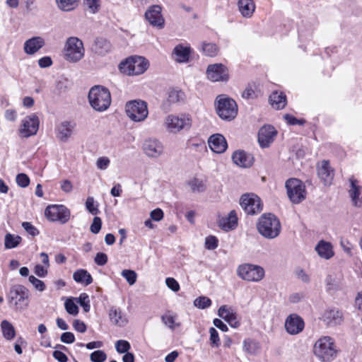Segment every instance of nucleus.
<instances>
[{"instance_id": "nucleus-24", "label": "nucleus", "mask_w": 362, "mask_h": 362, "mask_svg": "<svg viewBox=\"0 0 362 362\" xmlns=\"http://www.w3.org/2000/svg\"><path fill=\"white\" fill-rule=\"evenodd\" d=\"M75 125L71 122L64 121L56 127L57 137L62 141L66 142L71 137Z\"/></svg>"}, {"instance_id": "nucleus-35", "label": "nucleus", "mask_w": 362, "mask_h": 362, "mask_svg": "<svg viewBox=\"0 0 362 362\" xmlns=\"http://www.w3.org/2000/svg\"><path fill=\"white\" fill-rule=\"evenodd\" d=\"M349 181L351 183V189L349 191V195L354 206H360L361 202L359 200L358 197L361 193V187L357 185V181L354 177H351Z\"/></svg>"}, {"instance_id": "nucleus-30", "label": "nucleus", "mask_w": 362, "mask_h": 362, "mask_svg": "<svg viewBox=\"0 0 362 362\" xmlns=\"http://www.w3.org/2000/svg\"><path fill=\"white\" fill-rule=\"evenodd\" d=\"M112 49L110 42L103 37L97 38L92 47V49L96 54L104 56L109 53Z\"/></svg>"}, {"instance_id": "nucleus-13", "label": "nucleus", "mask_w": 362, "mask_h": 362, "mask_svg": "<svg viewBox=\"0 0 362 362\" xmlns=\"http://www.w3.org/2000/svg\"><path fill=\"white\" fill-rule=\"evenodd\" d=\"M240 206L243 210L250 215L259 213L262 210V204L258 196L255 194H245L240 198Z\"/></svg>"}, {"instance_id": "nucleus-45", "label": "nucleus", "mask_w": 362, "mask_h": 362, "mask_svg": "<svg viewBox=\"0 0 362 362\" xmlns=\"http://www.w3.org/2000/svg\"><path fill=\"white\" fill-rule=\"evenodd\" d=\"M185 93L182 90H172L168 94V101L170 103H175L183 100Z\"/></svg>"}, {"instance_id": "nucleus-43", "label": "nucleus", "mask_w": 362, "mask_h": 362, "mask_svg": "<svg viewBox=\"0 0 362 362\" xmlns=\"http://www.w3.org/2000/svg\"><path fill=\"white\" fill-rule=\"evenodd\" d=\"M84 6L91 13H97L100 7V0H84Z\"/></svg>"}, {"instance_id": "nucleus-26", "label": "nucleus", "mask_w": 362, "mask_h": 362, "mask_svg": "<svg viewBox=\"0 0 362 362\" xmlns=\"http://www.w3.org/2000/svg\"><path fill=\"white\" fill-rule=\"evenodd\" d=\"M317 175L325 185L331 183L334 177V170L331 168L328 160H322L317 166Z\"/></svg>"}, {"instance_id": "nucleus-64", "label": "nucleus", "mask_w": 362, "mask_h": 362, "mask_svg": "<svg viewBox=\"0 0 362 362\" xmlns=\"http://www.w3.org/2000/svg\"><path fill=\"white\" fill-rule=\"evenodd\" d=\"M325 283L327 289L328 291L334 290L337 287V284L336 282L335 279L331 275L327 276L325 279Z\"/></svg>"}, {"instance_id": "nucleus-56", "label": "nucleus", "mask_w": 362, "mask_h": 362, "mask_svg": "<svg viewBox=\"0 0 362 362\" xmlns=\"http://www.w3.org/2000/svg\"><path fill=\"white\" fill-rule=\"evenodd\" d=\"M22 227L30 235L35 237L39 234L38 230L30 222H23Z\"/></svg>"}, {"instance_id": "nucleus-10", "label": "nucleus", "mask_w": 362, "mask_h": 362, "mask_svg": "<svg viewBox=\"0 0 362 362\" xmlns=\"http://www.w3.org/2000/svg\"><path fill=\"white\" fill-rule=\"evenodd\" d=\"M285 187L288 197L293 204H299L305 199V186L301 180L290 178L286 182Z\"/></svg>"}, {"instance_id": "nucleus-16", "label": "nucleus", "mask_w": 362, "mask_h": 362, "mask_svg": "<svg viewBox=\"0 0 362 362\" xmlns=\"http://www.w3.org/2000/svg\"><path fill=\"white\" fill-rule=\"evenodd\" d=\"M277 131L272 125H264L258 132V142L262 148H267L274 142Z\"/></svg>"}, {"instance_id": "nucleus-37", "label": "nucleus", "mask_w": 362, "mask_h": 362, "mask_svg": "<svg viewBox=\"0 0 362 362\" xmlns=\"http://www.w3.org/2000/svg\"><path fill=\"white\" fill-rule=\"evenodd\" d=\"M80 0H55L57 8L65 12L74 11L78 6Z\"/></svg>"}, {"instance_id": "nucleus-19", "label": "nucleus", "mask_w": 362, "mask_h": 362, "mask_svg": "<svg viewBox=\"0 0 362 362\" xmlns=\"http://www.w3.org/2000/svg\"><path fill=\"white\" fill-rule=\"evenodd\" d=\"M304 327L303 320L297 315H289L285 322L286 331L291 334H296L300 332Z\"/></svg>"}, {"instance_id": "nucleus-36", "label": "nucleus", "mask_w": 362, "mask_h": 362, "mask_svg": "<svg viewBox=\"0 0 362 362\" xmlns=\"http://www.w3.org/2000/svg\"><path fill=\"white\" fill-rule=\"evenodd\" d=\"M187 184L194 193L204 192L206 189V180L197 177L191 179Z\"/></svg>"}, {"instance_id": "nucleus-28", "label": "nucleus", "mask_w": 362, "mask_h": 362, "mask_svg": "<svg viewBox=\"0 0 362 362\" xmlns=\"http://www.w3.org/2000/svg\"><path fill=\"white\" fill-rule=\"evenodd\" d=\"M322 320L328 326H334L342 322L343 315L341 312L334 308L327 310L322 315Z\"/></svg>"}, {"instance_id": "nucleus-59", "label": "nucleus", "mask_w": 362, "mask_h": 362, "mask_svg": "<svg viewBox=\"0 0 362 362\" xmlns=\"http://www.w3.org/2000/svg\"><path fill=\"white\" fill-rule=\"evenodd\" d=\"M110 163L107 157L103 156L98 158L96 162L97 168L100 170H105L107 168Z\"/></svg>"}, {"instance_id": "nucleus-42", "label": "nucleus", "mask_w": 362, "mask_h": 362, "mask_svg": "<svg viewBox=\"0 0 362 362\" xmlns=\"http://www.w3.org/2000/svg\"><path fill=\"white\" fill-rule=\"evenodd\" d=\"M218 47L214 43L204 42L202 45L203 52L209 57H214L218 54Z\"/></svg>"}, {"instance_id": "nucleus-33", "label": "nucleus", "mask_w": 362, "mask_h": 362, "mask_svg": "<svg viewBox=\"0 0 362 362\" xmlns=\"http://www.w3.org/2000/svg\"><path fill=\"white\" fill-rule=\"evenodd\" d=\"M238 5L240 13L245 18L251 17L255 9L252 0H239Z\"/></svg>"}, {"instance_id": "nucleus-40", "label": "nucleus", "mask_w": 362, "mask_h": 362, "mask_svg": "<svg viewBox=\"0 0 362 362\" xmlns=\"http://www.w3.org/2000/svg\"><path fill=\"white\" fill-rule=\"evenodd\" d=\"M22 238L19 235H14L8 233L5 236V247L6 249H12L17 247L21 242Z\"/></svg>"}, {"instance_id": "nucleus-5", "label": "nucleus", "mask_w": 362, "mask_h": 362, "mask_svg": "<svg viewBox=\"0 0 362 362\" xmlns=\"http://www.w3.org/2000/svg\"><path fill=\"white\" fill-rule=\"evenodd\" d=\"M148 61L143 57H129L122 61L119 69L120 71L128 76L139 75L143 74L148 68Z\"/></svg>"}, {"instance_id": "nucleus-55", "label": "nucleus", "mask_w": 362, "mask_h": 362, "mask_svg": "<svg viewBox=\"0 0 362 362\" xmlns=\"http://www.w3.org/2000/svg\"><path fill=\"white\" fill-rule=\"evenodd\" d=\"M205 247L206 249L212 250L218 247V239L213 235H209L205 239Z\"/></svg>"}, {"instance_id": "nucleus-39", "label": "nucleus", "mask_w": 362, "mask_h": 362, "mask_svg": "<svg viewBox=\"0 0 362 362\" xmlns=\"http://www.w3.org/2000/svg\"><path fill=\"white\" fill-rule=\"evenodd\" d=\"M163 322L171 329L180 327V323L177 322V315L166 313L161 317Z\"/></svg>"}, {"instance_id": "nucleus-15", "label": "nucleus", "mask_w": 362, "mask_h": 362, "mask_svg": "<svg viewBox=\"0 0 362 362\" xmlns=\"http://www.w3.org/2000/svg\"><path fill=\"white\" fill-rule=\"evenodd\" d=\"M143 151L148 157L156 158L163 153L164 147L159 140L148 139L144 142Z\"/></svg>"}, {"instance_id": "nucleus-31", "label": "nucleus", "mask_w": 362, "mask_h": 362, "mask_svg": "<svg viewBox=\"0 0 362 362\" xmlns=\"http://www.w3.org/2000/svg\"><path fill=\"white\" fill-rule=\"evenodd\" d=\"M315 250L320 257L325 259H329L334 256L332 245L329 242L320 240L315 246Z\"/></svg>"}, {"instance_id": "nucleus-18", "label": "nucleus", "mask_w": 362, "mask_h": 362, "mask_svg": "<svg viewBox=\"0 0 362 362\" xmlns=\"http://www.w3.org/2000/svg\"><path fill=\"white\" fill-rule=\"evenodd\" d=\"M145 17L151 25L160 29L164 27L165 21L161 14L160 6L156 5L150 7L146 11Z\"/></svg>"}, {"instance_id": "nucleus-60", "label": "nucleus", "mask_w": 362, "mask_h": 362, "mask_svg": "<svg viewBox=\"0 0 362 362\" xmlns=\"http://www.w3.org/2000/svg\"><path fill=\"white\" fill-rule=\"evenodd\" d=\"M165 284L167 286L174 292H177L180 290V285L174 278H166Z\"/></svg>"}, {"instance_id": "nucleus-52", "label": "nucleus", "mask_w": 362, "mask_h": 362, "mask_svg": "<svg viewBox=\"0 0 362 362\" xmlns=\"http://www.w3.org/2000/svg\"><path fill=\"white\" fill-rule=\"evenodd\" d=\"M210 343L212 346L218 347L220 346V339L217 330L214 327L209 329Z\"/></svg>"}, {"instance_id": "nucleus-61", "label": "nucleus", "mask_w": 362, "mask_h": 362, "mask_svg": "<svg viewBox=\"0 0 362 362\" xmlns=\"http://www.w3.org/2000/svg\"><path fill=\"white\" fill-rule=\"evenodd\" d=\"M94 260L96 264L103 266L107 262L108 258L105 253L98 252Z\"/></svg>"}, {"instance_id": "nucleus-46", "label": "nucleus", "mask_w": 362, "mask_h": 362, "mask_svg": "<svg viewBox=\"0 0 362 362\" xmlns=\"http://www.w3.org/2000/svg\"><path fill=\"white\" fill-rule=\"evenodd\" d=\"M78 303L83 308L84 312L88 313L90 311V300H89V296L87 293H81L78 298Z\"/></svg>"}, {"instance_id": "nucleus-44", "label": "nucleus", "mask_w": 362, "mask_h": 362, "mask_svg": "<svg viewBox=\"0 0 362 362\" xmlns=\"http://www.w3.org/2000/svg\"><path fill=\"white\" fill-rule=\"evenodd\" d=\"M194 305L199 309H205L211 306V300L208 297L200 296L194 300Z\"/></svg>"}, {"instance_id": "nucleus-62", "label": "nucleus", "mask_w": 362, "mask_h": 362, "mask_svg": "<svg viewBox=\"0 0 362 362\" xmlns=\"http://www.w3.org/2000/svg\"><path fill=\"white\" fill-rule=\"evenodd\" d=\"M61 341L65 344H72L75 341L74 334L72 332H64L60 337Z\"/></svg>"}, {"instance_id": "nucleus-48", "label": "nucleus", "mask_w": 362, "mask_h": 362, "mask_svg": "<svg viewBox=\"0 0 362 362\" xmlns=\"http://www.w3.org/2000/svg\"><path fill=\"white\" fill-rule=\"evenodd\" d=\"M121 274L131 286L136 281L137 274L133 270L124 269L122 272Z\"/></svg>"}, {"instance_id": "nucleus-6", "label": "nucleus", "mask_w": 362, "mask_h": 362, "mask_svg": "<svg viewBox=\"0 0 362 362\" xmlns=\"http://www.w3.org/2000/svg\"><path fill=\"white\" fill-rule=\"evenodd\" d=\"M85 54L83 42L76 37H69L64 47V59L69 62H79Z\"/></svg>"}, {"instance_id": "nucleus-32", "label": "nucleus", "mask_w": 362, "mask_h": 362, "mask_svg": "<svg viewBox=\"0 0 362 362\" xmlns=\"http://www.w3.org/2000/svg\"><path fill=\"white\" fill-rule=\"evenodd\" d=\"M269 101L272 106L276 110L283 109L287 103L286 95L282 92L278 93L277 91L272 93L269 96Z\"/></svg>"}, {"instance_id": "nucleus-53", "label": "nucleus", "mask_w": 362, "mask_h": 362, "mask_svg": "<svg viewBox=\"0 0 362 362\" xmlns=\"http://www.w3.org/2000/svg\"><path fill=\"white\" fill-rule=\"evenodd\" d=\"M16 180L18 185L21 187H26L30 184V178L25 173H20L17 175Z\"/></svg>"}, {"instance_id": "nucleus-50", "label": "nucleus", "mask_w": 362, "mask_h": 362, "mask_svg": "<svg viewBox=\"0 0 362 362\" xmlns=\"http://www.w3.org/2000/svg\"><path fill=\"white\" fill-rule=\"evenodd\" d=\"M90 358L92 362H104L107 355L103 351L98 350L90 354Z\"/></svg>"}, {"instance_id": "nucleus-7", "label": "nucleus", "mask_w": 362, "mask_h": 362, "mask_svg": "<svg viewBox=\"0 0 362 362\" xmlns=\"http://www.w3.org/2000/svg\"><path fill=\"white\" fill-rule=\"evenodd\" d=\"M216 112L223 120L230 121L238 114V106L235 101L231 98L219 95L216 98Z\"/></svg>"}, {"instance_id": "nucleus-34", "label": "nucleus", "mask_w": 362, "mask_h": 362, "mask_svg": "<svg viewBox=\"0 0 362 362\" xmlns=\"http://www.w3.org/2000/svg\"><path fill=\"white\" fill-rule=\"evenodd\" d=\"M73 279L77 283L84 284L85 286L90 285L93 282L91 275L88 271L83 269L76 270L73 274Z\"/></svg>"}, {"instance_id": "nucleus-51", "label": "nucleus", "mask_w": 362, "mask_h": 362, "mask_svg": "<svg viewBox=\"0 0 362 362\" xmlns=\"http://www.w3.org/2000/svg\"><path fill=\"white\" fill-rule=\"evenodd\" d=\"M66 312L72 315H76L78 313V308L71 299H67L64 303Z\"/></svg>"}, {"instance_id": "nucleus-9", "label": "nucleus", "mask_w": 362, "mask_h": 362, "mask_svg": "<svg viewBox=\"0 0 362 362\" xmlns=\"http://www.w3.org/2000/svg\"><path fill=\"white\" fill-rule=\"evenodd\" d=\"M125 110L127 115L136 122L144 121L148 115L147 103L140 100L127 103Z\"/></svg>"}, {"instance_id": "nucleus-41", "label": "nucleus", "mask_w": 362, "mask_h": 362, "mask_svg": "<svg viewBox=\"0 0 362 362\" xmlns=\"http://www.w3.org/2000/svg\"><path fill=\"white\" fill-rule=\"evenodd\" d=\"M259 348V344L253 339H247L243 341V350L248 354H256Z\"/></svg>"}, {"instance_id": "nucleus-29", "label": "nucleus", "mask_w": 362, "mask_h": 362, "mask_svg": "<svg viewBox=\"0 0 362 362\" xmlns=\"http://www.w3.org/2000/svg\"><path fill=\"white\" fill-rule=\"evenodd\" d=\"M238 225L236 212L231 211L227 217L221 218L218 220V226L226 231L235 228Z\"/></svg>"}, {"instance_id": "nucleus-12", "label": "nucleus", "mask_w": 362, "mask_h": 362, "mask_svg": "<svg viewBox=\"0 0 362 362\" xmlns=\"http://www.w3.org/2000/svg\"><path fill=\"white\" fill-rule=\"evenodd\" d=\"M45 215L50 221H59L64 224L70 218V210L64 205H49L45 211Z\"/></svg>"}, {"instance_id": "nucleus-17", "label": "nucleus", "mask_w": 362, "mask_h": 362, "mask_svg": "<svg viewBox=\"0 0 362 362\" xmlns=\"http://www.w3.org/2000/svg\"><path fill=\"white\" fill-rule=\"evenodd\" d=\"M206 74L212 81H224L228 79L227 68L221 64H211L208 66Z\"/></svg>"}, {"instance_id": "nucleus-11", "label": "nucleus", "mask_w": 362, "mask_h": 362, "mask_svg": "<svg viewBox=\"0 0 362 362\" xmlns=\"http://www.w3.org/2000/svg\"><path fill=\"white\" fill-rule=\"evenodd\" d=\"M237 275L245 281L258 282L264 278V270L257 265L243 264L238 267Z\"/></svg>"}, {"instance_id": "nucleus-14", "label": "nucleus", "mask_w": 362, "mask_h": 362, "mask_svg": "<svg viewBox=\"0 0 362 362\" xmlns=\"http://www.w3.org/2000/svg\"><path fill=\"white\" fill-rule=\"evenodd\" d=\"M40 121L35 114L25 117L21 122L19 128V134L23 137H30L35 135L39 129Z\"/></svg>"}, {"instance_id": "nucleus-38", "label": "nucleus", "mask_w": 362, "mask_h": 362, "mask_svg": "<svg viewBox=\"0 0 362 362\" xmlns=\"http://www.w3.org/2000/svg\"><path fill=\"white\" fill-rule=\"evenodd\" d=\"M3 336L7 340L13 339L16 336V331L13 325L8 320H3L1 323Z\"/></svg>"}, {"instance_id": "nucleus-47", "label": "nucleus", "mask_w": 362, "mask_h": 362, "mask_svg": "<svg viewBox=\"0 0 362 362\" xmlns=\"http://www.w3.org/2000/svg\"><path fill=\"white\" fill-rule=\"evenodd\" d=\"M115 349L119 354H126L131 349V345L129 341L120 339L116 341Z\"/></svg>"}, {"instance_id": "nucleus-23", "label": "nucleus", "mask_w": 362, "mask_h": 362, "mask_svg": "<svg viewBox=\"0 0 362 362\" xmlns=\"http://www.w3.org/2000/svg\"><path fill=\"white\" fill-rule=\"evenodd\" d=\"M108 316L111 323L117 327H124L128 323V319L119 308L112 306L108 311Z\"/></svg>"}, {"instance_id": "nucleus-20", "label": "nucleus", "mask_w": 362, "mask_h": 362, "mask_svg": "<svg viewBox=\"0 0 362 362\" xmlns=\"http://www.w3.org/2000/svg\"><path fill=\"white\" fill-rule=\"evenodd\" d=\"M45 45V39L40 36L33 37L24 42L23 50L29 55L37 52Z\"/></svg>"}, {"instance_id": "nucleus-25", "label": "nucleus", "mask_w": 362, "mask_h": 362, "mask_svg": "<svg viewBox=\"0 0 362 362\" xmlns=\"http://www.w3.org/2000/svg\"><path fill=\"white\" fill-rule=\"evenodd\" d=\"M218 315L220 317L224 319L232 327H238L240 325L236 313L227 305L221 306L218 310Z\"/></svg>"}, {"instance_id": "nucleus-57", "label": "nucleus", "mask_w": 362, "mask_h": 362, "mask_svg": "<svg viewBox=\"0 0 362 362\" xmlns=\"http://www.w3.org/2000/svg\"><path fill=\"white\" fill-rule=\"evenodd\" d=\"M102 226V221L100 217L95 216L93 220V223L90 225V230L94 233L97 234L100 232Z\"/></svg>"}, {"instance_id": "nucleus-27", "label": "nucleus", "mask_w": 362, "mask_h": 362, "mask_svg": "<svg viewBox=\"0 0 362 362\" xmlns=\"http://www.w3.org/2000/svg\"><path fill=\"white\" fill-rule=\"evenodd\" d=\"M232 160L235 165L242 168H249L253 163V157L242 150L235 151Z\"/></svg>"}, {"instance_id": "nucleus-8", "label": "nucleus", "mask_w": 362, "mask_h": 362, "mask_svg": "<svg viewBox=\"0 0 362 362\" xmlns=\"http://www.w3.org/2000/svg\"><path fill=\"white\" fill-rule=\"evenodd\" d=\"M192 119L189 114L170 115L165 119V126L170 133L176 134L183 129H189Z\"/></svg>"}, {"instance_id": "nucleus-21", "label": "nucleus", "mask_w": 362, "mask_h": 362, "mask_svg": "<svg viewBox=\"0 0 362 362\" xmlns=\"http://www.w3.org/2000/svg\"><path fill=\"white\" fill-rule=\"evenodd\" d=\"M208 144L211 151L216 153H223L228 147L225 137L220 134L211 136L208 140Z\"/></svg>"}, {"instance_id": "nucleus-58", "label": "nucleus", "mask_w": 362, "mask_h": 362, "mask_svg": "<svg viewBox=\"0 0 362 362\" xmlns=\"http://www.w3.org/2000/svg\"><path fill=\"white\" fill-rule=\"evenodd\" d=\"M284 118L287 122V123L290 125H296V124L303 125L305 122V121L304 119H298L296 117H295L294 116L289 115V114H286L284 116Z\"/></svg>"}, {"instance_id": "nucleus-54", "label": "nucleus", "mask_w": 362, "mask_h": 362, "mask_svg": "<svg viewBox=\"0 0 362 362\" xmlns=\"http://www.w3.org/2000/svg\"><path fill=\"white\" fill-rule=\"evenodd\" d=\"M29 281L33 285L35 288L39 291H43L46 288L45 283L34 276H29Z\"/></svg>"}, {"instance_id": "nucleus-4", "label": "nucleus", "mask_w": 362, "mask_h": 362, "mask_svg": "<svg viewBox=\"0 0 362 362\" xmlns=\"http://www.w3.org/2000/svg\"><path fill=\"white\" fill-rule=\"evenodd\" d=\"M314 354L322 362H331L337 356L334 341L330 337H323L314 344Z\"/></svg>"}, {"instance_id": "nucleus-22", "label": "nucleus", "mask_w": 362, "mask_h": 362, "mask_svg": "<svg viewBox=\"0 0 362 362\" xmlns=\"http://www.w3.org/2000/svg\"><path fill=\"white\" fill-rule=\"evenodd\" d=\"M192 51L190 46L179 44L175 47L172 54L177 62L187 63L189 61Z\"/></svg>"}, {"instance_id": "nucleus-2", "label": "nucleus", "mask_w": 362, "mask_h": 362, "mask_svg": "<svg viewBox=\"0 0 362 362\" xmlns=\"http://www.w3.org/2000/svg\"><path fill=\"white\" fill-rule=\"evenodd\" d=\"M91 107L97 112L107 110L111 104L110 90L102 86H95L90 88L88 95Z\"/></svg>"}, {"instance_id": "nucleus-49", "label": "nucleus", "mask_w": 362, "mask_h": 362, "mask_svg": "<svg viewBox=\"0 0 362 362\" xmlns=\"http://www.w3.org/2000/svg\"><path fill=\"white\" fill-rule=\"evenodd\" d=\"M98 204L95 205V200L93 197H88L86 202V208L93 215H97L100 211L98 208Z\"/></svg>"}, {"instance_id": "nucleus-63", "label": "nucleus", "mask_w": 362, "mask_h": 362, "mask_svg": "<svg viewBox=\"0 0 362 362\" xmlns=\"http://www.w3.org/2000/svg\"><path fill=\"white\" fill-rule=\"evenodd\" d=\"M163 211L158 208L151 211V218L155 221H160L163 218Z\"/></svg>"}, {"instance_id": "nucleus-1", "label": "nucleus", "mask_w": 362, "mask_h": 362, "mask_svg": "<svg viewBox=\"0 0 362 362\" xmlns=\"http://www.w3.org/2000/svg\"><path fill=\"white\" fill-rule=\"evenodd\" d=\"M30 296V291L25 286L16 284L10 288L6 298L11 309L16 312H21L28 308Z\"/></svg>"}, {"instance_id": "nucleus-3", "label": "nucleus", "mask_w": 362, "mask_h": 362, "mask_svg": "<svg viewBox=\"0 0 362 362\" xmlns=\"http://www.w3.org/2000/svg\"><path fill=\"white\" fill-rule=\"evenodd\" d=\"M258 232L265 238H276L281 232V223L278 218L272 214H262L257 222Z\"/></svg>"}]
</instances>
